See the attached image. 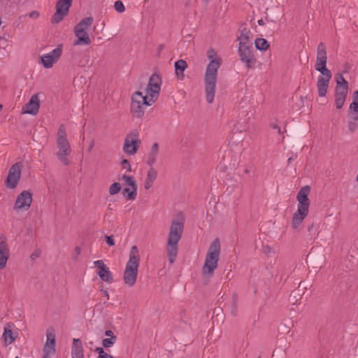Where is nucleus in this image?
I'll return each instance as SVG.
<instances>
[{
  "instance_id": "obj_1",
  "label": "nucleus",
  "mask_w": 358,
  "mask_h": 358,
  "mask_svg": "<svg viewBox=\"0 0 358 358\" xmlns=\"http://www.w3.org/2000/svg\"><path fill=\"white\" fill-rule=\"evenodd\" d=\"M162 79L157 73L152 74L145 89V94L135 92L131 96L130 110L133 116L141 118L147 107L152 106L157 99L161 90Z\"/></svg>"
},
{
  "instance_id": "obj_2",
  "label": "nucleus",
  "mask_w": 358,
  "mask_h": 358,
  "mask_svg": "<svg viewBox=\"0 0 358 358\" xmlns=\"http://www.w3.org/2000/svg\"><path fill=\"white\" fill-rule=\"evenodd\" d=\"M206 57L209 62L205 70L203 81L206 101L210 104L214 101L218 69L222 65V60L220 56L217 55V51L213 48L207 50Z\"/></svg>"
},
{
  "instance_id": "obj_3",
  "label": "nucleus",
  "mask_w": 358,
  "mask_h": 358,
  "mask_svg": "<svg viewBox=\"0 0 358 358\" xmlns=\"http://www.w3.org/2000/svg\"><path fill=\"white\" fill-rule=\"evenodd\" d=\"M185 217L182 212L172 220L167 239L166 252L171 264L175 262L178 250V243L182 238Z\"/></svg>"
},
{
  "instance_id": "obj_4",
  "label": "nucleus",
  "mask_w": 358,
  "mask_h": 358,
  "mask_svg": "<svg viewBox=\"0 0 358 358\" xmlns=\"http://www.w3.org/2000/svg\"><path fill=\"white\" fill-rule=\"evenodd\" d=\"M327 57L325 45L320 43L317 49L315 70L320 73L317 77V87L318 95L325 96L332 77L331 72L327 68Z\"/></svg>"
},
{
  "instance_id": "obj_5",
  "label": "nucleus",
  "mask_w": 358,
  "mask_h": 358,
  "mask_svg": "<svg viewBox=\"0 0 358 358\" xmlns=\"http://www.w3.org/2000/svg\"><path fill=\"white\" fill-rule=\"evenodd\" d=\"M140 259L138 249L137 246L133 245L131 248L129 258L126 264L123 275L124 282L129 287H133L136 283Z\"/></svg>"
},
{
  "instance_id": "obj_6",
  "label": "nucleus",
  "mask_w": 358,
  "mask_h": 358,
  "mask_svg": "<svg viewBox=\"0 0 358 358\" xmlns=\"http://www.w3.org/2000/svg\"><path fill=\"white\" fill-rule=\"evenodd\" d=\"M220 243L218 238H215L210 244L202 267L201 271L204 277L210 278L213 276L215 271L217 268L218 262L220 255Z\"/></svg>"
},
{
  "instance_id": "obj_7",
  "label": "nucleus",
  "mask_w": 358,
  "mask_h": 358,
  "mask_svg": "<svg viewBox=\"0 0 358 358\" xmlns=\"http://www.w3.org/2000/svg\"><path fill=\"white\" fill-rule=\"evenodd\" d=\"M56 146L57 149L55 154L57 158L63 165H69L70 161L68 156H69L71 152V148L67 139L65 126L63 124L59 126L57 131L56 136Z\"/></svg>"
},
{
  "instance_id": "obj_8",
  "label": "nucleus",
  "mask_w": 358,
  "mask_h": 358,
  "mask_svg": "<svg viewBox=\"0 0 358 358\" xmlns=\"http://www.w3.org/2000/svg\"><path fill=\"white\" fill-rule=\"evenodd\" d=\"M93 23L92 17H87L83 19L75 27L74 34L77 39L74 41V45H88L91 40L88 35V31Z\"/></svg>"
},
{
  "instance_id": "obj_9",
  "label": "nucleus",
  "mask_w": 358,
  "mask_h": 358,
  "mask_svg": "<svg viewBox=\"0 0 358 358\" xmlns=\"http://www.w3.org/2000/svg\"><path fill=\"white\" fill-rule=\"evenodd\" d=\"M139 133L136 129H133L127 134L123 146V152L128 155H134L141 145Z\"/></svg>"
},
{
  "instance_id": "obj_10",
  "label": "nucleus",
  "mask_w": 358,
  "mask_h": 358,
  "mask_svg": "<svg viewBox=\"0 0 358 358\" xmlns=\"http://www.w3.org/2000/svg\"><path fill=\"white\" fill-rule=\"evenodd\" d=\"M32 202V194L28 190H23L15 201L13 208L15 210L27 211L31 206Z\"/></svg>"
},
{
  "instance_id": "obj_11",
  "label": "nucleus",
  "mask_w": 358,
  "mask_h": 358,
  "mask_svg": "<svg viewBox=\"0 0 358 358\" xmlns=\"http://www.w3.org/2000/svg\"><path fill=\"white\" fill-rule=\"evenodd\" d=\"M72 0H59L56 5V12L51 18L52 24L60 22L68 14Z\"/></svg>"
},
{
  "instance_id": "obj_12",
  "label": "nucleus",
  "mask_w": 358,
  "mask_h": 358,
  "mask_svg": "<svg viewBox=\"0 0 358 358\" xmlns=\"http://www.w3.org/2000/svg\"><path fill=\"white\" fill-rule=\"evenodd\" d=\"M22 165L21 163L14 164L9 169L8 175L6 181V186L9 189H14L21 178Z\"/></svg>"
},
{
  "instance_id": "obj_13",
  "label": "nucleus",
  "mask_w": 358,
  "mask_h": 358,
  "mask_svg": "<svg viewBox=\"0 0 358 358\" xmlns=\"http://www.w3.org/2000/svg\"><path fill=\"white\" fill-rule=\"evenodd\" d=\"M46 338V342L43 349V355L45 356V357H52L56 352L55 334L52 328L47 329Z\"/></svg>"
},
{
  "instance_id": "obj_14",
  "label": "nucleus",
  "mask_w": 358,
  "mask_h": 358,
  "mask_svg": "<svg viewBox=\"0 0 358 358\" xmlns=\"http://www.w3.org/2000/svg\"><path fill=\"white\" fill-rule=\"evenodd\" d=\"M62 53V47L59 45L49 53L43 55L41 57L43 66L46 69L51 68L59 60Z\"/></svg>"
},
{
  "instance_id": "obj_15",
  "label": "nucleus",
  "mask_w": 358,
  "mask_h": 358,
  "mask_svg": "<svg viewBox=\"0 0 358 358\" xmlns=\"http://www.w3.org/2000/svg\"><path fill=\"white\" fill-rule=\"evenodd\" d=\"M240 59L245 63L248 69H252L255 64L253 48L238 47Z\"/></svg>"
},
{
  "instance_id": "obj_16",
  "label": "nucleus",
  "mask_w": 358,
  "mask_h": 358,
  "mask_svg": "<svg viewBox=\"0 0 358 358\" xmlns=\"http://www.w3.org/2000/svg\"><path fill=\"white\" fill-rule=\"evenodd\" d=\"M10 257V249L7 243V238L0 234V270L6 268Z\"/></svg>"
},
{
  "instance_id": "obj_17",
  "label": "nucleus",
  "mask_w": 358,
  "mask_h": 358,
  "mask_svg": "<svg viewBox=\"0 0 358 358\" xmlns=\"http://www.w3.org/2000/svg\"><path fill=\"white\" fill-rule=\"evenodd\" d=\"M310 187L308 185H306L299 191L296 195V199L298 201L297 208H299L300 211H303V209H309L310 200L308 199V194L310 193Z\"/></svg>"
},
{
  "instance_id": "obj_18",
  "label": "nucleus",
  "mask_w": 358,
  "mask_h": 358,
  "mask_svg": "<svg viewBox=\"0 0 358 358\" xmlns=\"http://www.w3.org/2000/svg\"><path fill=\"white\" fill-rule=\"evenodd\" d=\"M94 265L99 268L97 274L101 280L107 283H111L113 281L112 273L102 260L94 261Z\"/></svg>"
},
{
  "instance_id": "obj_19",
  "label": "nucleus",
  "mask_w": 358,
  "mask_h": 358,
  "mask_svg": "<svg viewBox=\"0 0 358 358\" xmlns=\"http://www.w3.org/2000/svg\"><path fill=\"white\" fill-rule=\"evenodd\" d=\"M40 108V100L38 94L31 96L29 102L22 108V113L23 114H30L35 115L38 113Z\"/></svg>"
},
{
  "instance_id": "obj_20",
  "label": "nucleus",
  "mask_w": 358,
  "mask_h": 358,
  "mask_svg": "<svg viewBox=\"0 0 358 358\" xmlns=\"http://www.w3.org/2000/svg\"><path fill=\"white\" fill-rule=\"evenodd\" d=\"M122 181L130 187V188H125L124 192L127 193L128 199L134 200L136 198L137 193V185L133 176L123 175L122 176Z\"/></svg>"
},
{
  "instance_id": "obj_21",
  "label": "nucleus",
  "mask_w": 358,
  "mask_h": 358,
  "mask_svg": "<svg viewBox=\"0 0 358 358\" xmlns=\"http://www.w3.org/2000/svg\"><path fill=\"white\" fill-rule=\"evenodd\" d=\"M13 324L7 323L3 329L2 339L5 345H8L13 343L17 336V334L12 331Z\"/></svg>"
},
{
  "instance_id": "obj_22",
  "label": "nucleus",
  "mask_w": 358,
  "mask_h": 358,
  "mask_svg": "<svg viewBox=\"0 0 358 358\" xmlns=\"http://www.w3.org/2000/svg\"><path fill=\"white\" fill-rule=\"evenodd\" d=\"M252 32L247 28H243L241 30L240 36L238 38L239 47H252L251 42Z\"/></svg>"
},
{
  "instance_id": "obj_23",
  "label": "nucleus",
  "mask_w": 358,
  "mask_h": 358,
  "mask_svg": "<svg viewBox=\"0 0 358 358\" xmlns=\"http://www.w3.org/2000/svg\"><path fill=\"white\" fill-rule=\"evenodd\" d=\"M72 358H84L83 343L79 338H73L71 352Z\"/></svg>"
},
{
  "instance_id": "obj_24",
  "label": "nucleus",
  "mask_w": 358,
  "mask_h": 358,
  "mask_svg": "<svg viewBox=\"0 0 358 358\" xmlns=\"http://www.w3.org/2000/svg\"><path fill=\"white\" fill-rule=\"evenodd\" d=\"M308 214V210L303 209V211H300L299 208H297L296 212L294 213L292 218V227L294 229H297L303 220L306 217Z\"/></svg>"
},
{
  "instance_id": "obj_25",
  "label": "nucleus",
  "mask_w": 358,
  "mask_h": 358,
  "mask_svg": "<svg viewBox=\"0 0 358 358\" xmlns=\"http://www.w3.org/2000/svg\"><path fill=\"white\" fill-rule=\"evenodd\" d=\"M159 152V145L157 143H155L152 144L150 150L148 154V159H147V164L152 167L154 164L156 162L157 155Z\"/></svg>"
},
{
  "instance_id": "obj_26",
  "label": "nucleus",
  "mask_w": 358,
  "mask_h": 358,
  "mask_svg": "<svg viewBox=\"0 0 358 358\" xmlns=\"http://www.w3.org/2000/svg\"><path fill=\"white\" fill-rule=\"evenodd\" d=\"M157 177V172L153 167H150L149 169L147 177L145 180L144 183V187L146 189H149L154 182V181L156 180Z\"/></svg>"
},
{
  "instance_id": "obj_27",
  "label": "nucleus",
  "mask_w": 358,
  "mask_h": 358,
  "mask_svg": "<svg viewBox=\"0 0 358 358\" xmlns=\"http://www.w3.org/2000/svg\"><path fill=\"white\" fill-rule=\"evenodd\" d=\"M174 66L178 78L180 80L182 79L184 76L183 72L187 67L186 62L182 59H179L175 62Z\"/></svg>"
},
{
  "instance_id": "obj_28",
  "label": "nucleus",
  "mask_w": 358,
  "mask_h": 358,
  "mask_svg": "<svg viewBox=\"0 0 358 358\" xmlns=\"http://www.w3.org/2000/svg\"><path fill=\"white\" fill-rule=\"evenodd\" d=\"M255 48L260 51H266L269 48V43L264 38H258L255 40Z\"/></svg>"
},
{
  "instance_id": "obj_29",
  "label": "nucleus",
  "mask_w": 358,
  "mask_h": 358,
  "mask_svg": "<svg viewBox=\"0 0 358 358\" xmlns=\"http://www.w3.org/2000/svg\"><path fill=\"white\" fill-rule=\"evenodd\" d=\"M358 127V114H353L348 122V128L350 131H355Z\"/></svg>"
},
{
  "instance_id": "obj_30",
  "label": "nucleus",
  "mask_w": 358,
  "mask_h": 358,
  "mask_svg": "<svg viewBox=\"0 0 358 358\" xmlns=\"http://www.w3.org/2000/svg\"><path fill=\"white\" fill-rule=\"evenodd\" d=\"M301 298L300 294V289L293 291L289 298V301L292 305H294Z\"/></svg>"
},
{
  "instance_id": "obj_31",
  "label": "nucleus",
  "mask_w": 358,
  "mask_h": 358,
  "mask_svg": "<svg viewBox=\"0 0 358 358\" xmlns=\"http://www.w3.org/2000/svg\"><path fill=\"white\" fill-rule=\"evenodd\" d=\"M347 96L335 94V106L337 109H341L343 106Z\"/></svg>"
},
{
  "instance_id": "obj_32",
  "label": "nucleus",
  "mask_w": 358,
  "mask_h": 358,
  "mask_svg": "<svg viewBox=\"0 0 358 358\" xmlns=\"http://www.w3.org/2000/svg\"><path fill=\"white\" fill-rule=\"evenodd\" d=\"M349 87L336 85L335 89L336 95H341L347 96Z\"/></svg>"
},
{
  "instance_id": "obj_33",
  "label": "nucleus",
  "mask_w": 358,
  "mask_h": 358,
  "mask_svg": "<svg viewBox=\"0 0 358 358\" xmlns=\"http://www.w3.org/2000/svg\"><path fill=\"white\" fill-rule=\"evenodd\" d=\"M336 85L349 87L348 82L345 79L342 74L338 73L336 76Z\"/></svg>"
},
{
  "instance_id": "obj_34",
  "label": "nucleus",
  "mask_w": 358,
  "mask_h": 358,
  "mask_svg": "<svg viewBox=\"0 0 358 358\" xmlns=\"http://www.w3.org/2000/svg\"><path fill=\"white\" fill-rule=\"evenodd\" d=\"M116 340L117 337L104 338L102 341V345L106 348H110L115 344Z\"/></svg>"
},
{
  "instance_id": "obj_35",
  "label": "nucleus",
  "mask_w": 358,
  "mask_h": 358,
  "mask_svg": "<svg viewBox=\"0 0 358 358\" xmlns=\"http://www.w3.org/2000/svg\"><path fill=\"white\" fill-rule=\"evenodd\" d=\"M121 189V185L119 182L113 183L109 189V192L111 195L117 194Z\"/></svg>"
},
{
  "instance_id": "obj_36",
  "label": "nucleus",
  "mask_w": 358,
  "mask_h": 358,
  "mask_svg": "<svg viewBox=\"0 0 358 358\" xmlns=\"http://www.w3.org/2000/svg\"><path fill=\"white\" fill-rule=\"evenodd\" d=\"M95 351L99 354L97 358H115V357L106 353L102 348H96Z\"/></svg>"
},
{
  "instance_id": "obj_37",
  "label": "nucleus",
  "mask_w": 358,
  "mask_h": 358,
  "mask_svg": "<svg viewBox=\"0 0 358 358\" xmlns=\"http://www.w3.org/2000/svg\"><path fill=\"white\" fill-rule=\"evenodd\" d=\"M115 9L117 12L122 13L125 10V7L121 1H116L114 4Z\"/></svg>"
},
{
  "instance_id": "obj_38",
  "label": "nucleus",
  "mask_w": 358,
  "mask_h": 358,
  "mask_svg": "<svg viewBox=\"0 0 358 358\" xmlns=\"http://www.w3.org/2000/svg\"><path fill=\"white\" fill-rule=\"evenodd\" d=\"M41 255V250L39 248H36L34 250V252L31 254L30 258L31 260H35L38 258Z\"/></svg>"
},
{
  "instance_id": "obj_39",
  "label": "nucleus",
  "mask_w": 358,
  "mask_h": 358,
  "mask_svg": "<svg viewBox=\"0 0 358 358\" xmlns=\"http://www.w3.org/2000/svg\"><path fill=\"white\" fill-rule=\"evenodd\" d=\"M350 111L354 114H358V103L352 102L349 107Z\"/></svg>"
},
{
  "instance_id": "obj_40",
  "label": "nucleus",
  "mask_w": 358,
  "mask_h": 358,
  "mask_svg": "<svg viewBox=\"0 0 358 358\" xmlns=\"http://www.w3.org/2000/svg\"><path fill=\"white\" fill-rule=\"evenodd\" d=\"M122 167L123 169H125L127 171H131L130 164L129 163L128 160H127V159H124L122 162Z\"/></svg>"
},
{
  "instance_id": "obj_41",
  "label": "nucleus",
  "mask_w": 358,
  "mask_h": 358,
  "mask_svg": "<svg viewBox=\"0 0 358 358\" xmlns=\"http://www.w3.org/2000/svg\"><path fill=\"white\" fill-rule=\"evenodd\" d=\"M28 16L32 19H37L40 16V13L38 11L34 10V11L30 12L28 14Z\"/></svg>"
},
{
  "instance_id": "obj_42",
  "label": "nucleus",
  "mask_w": 358,
  "mask_h": 358,
  "mask_svg": "<svg viewBox=\"0 0 358 358\" xmlns=\"http://www.w3.org/2000/svg\"><path fill=\"white\" fill-rule=\"evenodd\" d=\"M106 242L110 246H113L115 245V241H114L113 236H106Z\"/></svg>"
},
{
  "instance_id": "obj_43",
  "label": "nucleus",
  "mask_w": 358,
  "mask_h": 358,
  "mask_svg": "<svg viewBox=\"0 0 358 358\" xmlns=\"http://www.w3.org/2000/svg\"><path fill=\"white\" fill-rule=\"evenodd\" d=\"M271 127L273 129H276L278 134H281L280 128V127L278 126V124L277 123H275V122H272V123L271 124Z\"/></svg>"
},
{
  "instance_id": "obj_44",
  "label": "nucleus",
  "mask_w": 358,
  "mask_h": 358,
  "mask_svg": "<svg viewBox=\"0 0 358 358\" xmlns=\"http://www.w3.org/2000/svg\"><path fill=\"white\" fill-rule=\"evenodd\" d=\"M352 99V102L358 103V90L353 92Z\"/></svg>"
},
{
  "instance_id": "obj_45",
  "label": "nucleus",
  "mask_w": 358,
  "mask_h": 358,
  "mask_svg": "<svg viewBox=\"0 0 358 358\" xmlns=\"http://www.w3.org/2000/svg\"><path fill=\"white\" fill-rule=\"evenodd\" d=\"M105 335L109 338L116 337L111 330H107L105 331Z\"/></svg>"
},
{
  "instance_id": "obj_46",
  "label": "nucleus",
  "mask_w": 358,
  "mask_h": 358,
  "mask_svg": "<svg viewBox=\"0 0 358 358\" xmlns=\"http://www.w3.org/2000/svg\"><path fill=\"white\" fill-rule=\"evenodd\" d=\"M257 23H258V24H259V25H260V26H262V25H264V20H263L262 19L259 20L257 21Z\"/></svg>"
},
{
  "instance_id": "obj_47",
  "label": "nucleus",
  "mask_w": 358,
  "mask_h": 358,
  "mask_svg": "<svg viewBox=\"0 0 358 358\" xmlns=\"http://www.w3.org/2000/svg\"><path fill=\"white\" fill-rule=\"evenodd\" d=\"M93 147H94V142L92 141L91 143H90V145L89 147L88 150L90 151L93 148Z\"/></svg>"
},
{
  "instance_id": "obj_48",
  "label": "nucleus",
  "mask_w": 358,
  "mask_h": 358,
  "mask_svg": "<svg viewBox=\"0 0 358 358\" xmlns=\"http://www.w3.org/2000/svg\"><path fill=\"white\" fill-rule=\"evenodd\" d=\"M103 293H104L105 296L107 297V299H108V292L106 290H104Z\"/></svg>"
},
{
  "instance_id": "obj_49",
  "label": "nucleus",
  "mask_w": 358,
  "mask_h": 358,
  "mask_svg": "<svg viewBox=\"0 0 358 358\" xmlns=\"http://www.w3.org/2000/svg\"><path fill=\"white\" fill-rule=\"evenodd\" d=\"M3 106L0 104V111L2 110Z\"/></svg>"
},
{
  "instance_id": "obj_50",
  "label": "nucleus",
  "mask_w": 358,
  "mask_h": 358,
  "mask_svg": "<svg viewBox=\"0 0 358 358\" xmlns=\"http://www.w3.org/2000/svg\"><path fill=\"white\" fill-rule=\"evenodd\" d=\"M42 358H51V357H45V356H43V355Z\"/></svg>"
},
{
  "instance_id": "obj_51",
  "label": "nucleus",
  "mask_w": 358,
  "mask_h": 358,
  "mask_svg": "<svg viewBox=\"0 0 358 358\" xmlns=\"http://www.w3.org/2000/svg\"><path fill=\"white\" fill-rule=\"evenodd\" d=\"M291 310H292V311H295L296 310H295L294 308H291Z\"/></svg>"
},
{
  "instance_id": "obj_52",
  "label": "nucleus",
  "mask_w": 358,
  "mask_h": 358,
  "mask_svg": "<svg viewBox=\"0 0 358 358\" xmlns=\"http://www.w3.org/2000/svg\"><path fill=\"white\" fill-rule=\"evenodd\" d=\"M357 180L358 181V173H357Z\"/></svg>"
},
{
  "instance_id": "obj_53",
  "label": "nucleus",
  "mask_w": 358,
  "mask_h": 358,
  "mask_svg": "<svg viewBox=\"0 0 358 358\" xmlns=\"http://www.w3.org/2000/svg\"><path fill=\"white\" fill-rule=\"evenodd\" d=\"M15 358H20L19 357H16Z\"/></svg>"
},
{
  "instance_id": "obj_54",
  "label": "nucleus",
  "mask_w": 358,
  "mask_h": 358,
  "mask_svg": "<svg viewBox=\"0 0 358 358\" xmlns=\"http://www.w3.org/2000/svg\"><path fill=\"white\" fill-rule=\"evenodd\" d=\"M257 358H261V357H257Z\"/></svg>"
}]
</instances>
